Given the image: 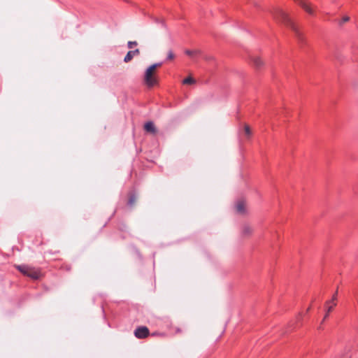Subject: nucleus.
I'll use <instances>...</instances> for the list:
<instances>
[{"mask_svg":"<svg viewBox=\"0 0 358 358\" xmlns=\"http://www.w3.org/2000/svg\"><path fill=\"white\" fill-rule=\"evenodd\" d=\"M272 15L275 20L284 24L286 27L291 29L296 34V35L299 36L300 34L297 27L289 18L287 13L281 9H277L273 12Z\"/></svg>","mask_w":358,"mask_h":358,"instance_id":"obj_1","label":"nucleus"},{"mask_svg":"<svg viewBox=\"0 0 358 358\" xmlns=\"http://www.w3.org/2000/svg\"><path fill=\"white\" fill-rule=\"evenodd\" d=\"M236 210L239 213H244L245 212V203L244 201H239L236 203Z\"/></svg>","mask_w":358,"mask_h":358,"instance_id":"obj_9","label":"nucleus"},{"mask_svg":"<svg viewBox=\"0 0 358 358\" xmlns=\"http://www.w3.org/2000/svg\"><path fill=\"white\" fill-rule=\"evenodd\" d=\"M137 45L136 41H129L127 43V46L129 48L131 49L134 46Z\"/></svg>","mask_w":358,"mask_h":358,"instance_id":"obj_16","label":"nucleus"},{"mask_svg":"<svg viewBox=\"0 0 358 358\" xmlns=\"http://www.w3.org/2000/svg\"><path fill=\"white\" fill-rule=\"evenodd\" d=\"M134 55L133 53L131 52V51H129L127 52V54L126 55V56L124 57V62L127 63L129 62H130L133 58H134Z\"/></svg>","mask_w":358,"mask_h":358,"instance_id":"obj_12","label":"nucleus"},{"mask_svg":"<svg viewBox=\"0 0 358 358\" xmlns=\"http://www.w3.org/2000/svg\"><path fill=\"white\" fill-rule=\"evenodd\" d=\"M185 52L188 56L192 57H194L195 56L199 55L201 53V51L199 50H197V49L196 50H186Z\"/></svg>","mask_w":358,"mask_h":358,"instance_id":"obj_10","label":"nucleus"},{"mask_svg":"<svg viewBox=\"0 0 358 358\" xmlns=\"http://www.w3.org/2000/svg\"><path fill=\"white\" fill-rule=\"evenodd\" d=\"M250 60H251L252 64L256 69L260 68L264 65L263 60L258 56H256V55L251 56Z\"/></svg>","mask_w":358,"mask_h":358,"instance_id":"obj_7","label":"nucleus"},{"mask_svg":"<svg viewBox=\"0 0 358 358\" xmlns=\"http://www.w3.org/2000/svg\"><path fill=\"white\" fill-rule=\"evenodd\" d=\"M144 129L146 131L150 133L154 134L156 132L155 127L152 122H148L145 123L144 125Z\"/></svg>","mask_w":358,"mask_h":358,"instance_id":"obj_8","label":"nucleus"},{"mask_svg":"<svg viewBox=\"0 0 358 358\" xmlns=\"http://www.w3.org/2000/svg\"><path fill=\"white\" fill-rule=\"evenodd\" d=\"M162 63H156L150 65L145 71L143 82L148 87H152L158 84L157 69L161 66Z\"/></svg>","mask_w":358,"mask_h":358,"instance_id":"obj_2","label":"nucleus"},{"mask_svg":"<svg viewBox=\"0 0 358 358\" xmlns=\"http://www.w3.org/2000/svg\"><path fill=\"white\" fill-rule=\"evenodd\" d=\"M149 334V330L145 327H141L137 328L134 331V335L138 338H144Z\"/></svg>","mask_w":358,"mask_h":358,"instance_id":"obj_4","label":"nucleus"},{"mask_svg":"<svg viewBox=\"0 0 358 358\" xmlns=\"http://www.w3.org/2000/svg\"><path fill=\"white\" fill-rule=\"evenodd\" d=\"M350 17L348 15L343 16L341 20H338L339 26H343L345 22H348L350 20Z\"/></svg>","mask_w":358,"mask_h":358,"instance_id":"obj_11","label":"nucleus"},{"mask_svg":"<svg viewBox=\"0 0 358 358\" xmlns=\"http://www.w3.org/2000/svg\"><path fill=\"white\" fill-rule=\"evenodd\" d=\"M299 5L301 6V8L309 15H314L315 11L311 7V5L310 3L306 1H301L299 2Z\"/></svg>","mask_w":358,"mask_h":358,"instance_id":"obj_6","label":"nucleus"},{"mask_svg":"<svg viewBox=\"0 0 358 358\" xmlns=\"http://www.w3.org/2000/svg\"><path fill=\"white\" fill-rule=\"evenodd\" d=\"M252 228H251L250 227H249V226H245V227H243V234L244 235H246V236H247V235H250V234H252Z\"/></svg>","mask_w":358,"mask_h":358,"instance_id":"obj_14","label":"nucleus"},{"mask_svg":"<svg viewBox=\"0 0 358 358\" xmlns=\"http://www.w3.org/2000/svg\"><path fill=\"white\" fill-rule=\"evenodd\" d=\"M131 52L133 53V55H134V57H135V56H136V55H139V53H140V51H139V50H138V49H136V50H131Z\"/></svg>","mask_w":358,"mask_h":358,"instance_id":"obj_19","label":"nucleus"},{"mask_svg":"<svg viewBox=\"0 0 358 358\" xmlns=\"http://www.w3.org/2000/svg\"><path fill=\"white\" fill-rule=\"evenodd\" d=\"M336 294H335L331 300L326 302V311L330 313L333 310L334 307L336 306Z\"/></svg>","mask_w":358,"mask_h":358,"instance_id":"obj_5","label":"nucleus"},{"mask_svg":"<svg viewBox=\"0 0 358 358\" xmlns=\"http://www.w3.org/2000/svg\"><path fill=\"white\" fill-rule=\"evenodd\" d=\"M173 58H174L173 52L171 50L169 51L167 59L171 60V59H173Z\"/></svg>","mask_w":358,"mask_h":358,"instance_id":"obj_17","label":"nucleus"},{"mask_svg":"<svg viewBox=\"0 0 358 358\" xmlns=\"http://www.w3.org/2000/svg\"><path fill=\"white\" fill-rule=\"evenodd\" d=\"M184 85H192L195 83V80L192 77H187L182 80Z\"/></svg>","mask_w":358,"mask_h":358,"instance_id":"obj_13","label":"nucleus"},{"mask_svg":"<svg viewBox=\"0 0 358 358\" xmlns=\"http://www.w3.org/2000/svg\"><path fill=\"white\" fill-rule=\"evenodd\" d=\"M17 268L24 275L30 277L32 279H38L41 276L39 270L29 267L26 265L17 266Z\"/></svg>","mask_w":358,"mask_h":358,"instance_id":"obj_3","label":"nucleus"},{"mask_svg":"<svg viewBox=\"0 0 358 358\" xmlns=\"http://www.w3.org/2000/svg\"><path fill=\"white\" fill-rule=\"evenodd\" d=\"M329 313H328V312L327 311V313H326V314H325V315H324V317L323 321H324L325 319H327V317H328V315H329Z\"/></svg>","mask_w":358,"mask_h":358,"instance_id":"obj_20","label":"nucleus"},{"mask_svg":"<svg viewBox=\"0 0 358 358\" xmlns=\"http://www.w3.org/2000/svg\"><path fill=\"white\" fill-rule=\"evenodd\" d=\"M244 131H245V136L248 138H249L251 136V134H252V131H251L250 128V127L248 125H246V124L245 125V127H244Z\"/></svg>","mask_w":358,"mask_h":358,"instance_id":"obj_15","label":"nucleus"},{"mask_svg":"<svg viewBox=\"0 0 358 358\" xmlns=\"http://www.w3.org/2000/svg\"><path fill=\"white\" fill-rule=\"evenodd\" d=\"M135 197L134 196H131L130 198H129V205H133L135 202Z\"/></svg>","mask_w":358,"mask_h":358,"instance_id":"obj_18","label":"nucleus"}]
</instances>
